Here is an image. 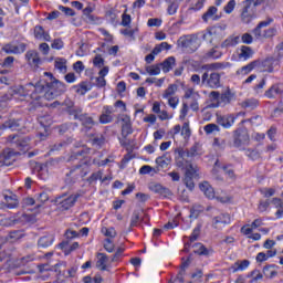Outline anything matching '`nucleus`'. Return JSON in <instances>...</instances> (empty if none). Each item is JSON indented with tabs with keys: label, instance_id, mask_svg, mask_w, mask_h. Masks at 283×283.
Wrapping results in <instances>:
<instances>
[{
	"label": "nucleus",
	"instance_id": "obj_57",
	"mask_svg": "<svg viewBox=\"0 0 283 283\" xmlns=\"http://www.w3.org/2000/svg\"><path fill=\"white\" fill-rule=\"evenodd\" d=\"M277 34V29L275 28H270L263 31V39H271Z\"/></svg>",
	"mask_w": 283,
	"mask_h": 283
},
{
	"label": "nucleus",
	"instance_id": "obj_15",
	"mask_svg": "<svg viewBox=\"0 0 283 283\" xmlns=\"http://www.w3.org/2000/svg\"><path fill=\"white\" fill-rule=\"evenodd\" d=\"M76 200H78V195H71L69 197L60 198L57 200V203L60 206V209L67 211V209H72V207H74V205L76 203Z\"/></svg>",
	"mask_w": 283,
	"mask_h": 283
},
{
	"label": "nucleus",
	"instance_id": "obj_7",
	"mask_svg": "<svg viewBox=\"0 0 283 283\" xmlns=\"http://www.w3.org/2000/svg\"><path fill=\"white\" fill-rule=\"evenodd\" d=\"M222 174H226L230 180H235V174L233 172V169L229 168L228 166L220 165V161L217 160L212 169V176L214 180H224Z\"/></svg>",
	"mask_w": 283,
	"mask_h": 283
},
{
	"label": "nucleus",
	"instance_id": "obj_16",
	"mask_svg": "<svg viewBox=\"0 0 283 283\" xmlns=\"http://www.w3.org/2000/svg\"><path fill=\"white\" fill-rule=\"evenodd\" d=\"M25 61L31 67H39L41 64V56H39L38 51L30 50L25 53Z\"/></svg>",
	"mask_w": 283,
	"mask_h": 283
},
{
	"label": "nucleus",
	"instance_id": "obj_13",
	"mask_svg": "<svg viewBox=\"0 0 283 283\" xmlns=\"http://www.w3.org/2000/svg\"><path fill=\"white\" fill-rule=\"evenodd\" d=\"M227 224H231V216L229 213H221L213 218L212 227L214 229H224Z\"/></svg>",
	"mask_w": 283,
	"mask_h": 283
},
{
	"label": "nucleus",
	"instance_id": "obj_36",
	"mask_svg": "<svg viewBox=\"0 0 283 283\" xmlns=\"http://www.w3.org/2000/svg\"><path fill=\"white\" fill-rule=\"evenodd\" d=\"M74 90H75L76 94H80L81 96H85V94H87V92H90V86L87 85L86 82H82L81 84L75 85Z\"/></svg>",
	"mask_w": 283,
	"mask_h": 283
},
{
	"label": "nucleus",
	"instance_id": "obj_6",
	"mask_svg": "<svg viewBox=\"0 0 283 283\" xmlns=\"http://www.w3.org/2000/svg\"><path fill=\"white\" fill-rule=\"evenodd\" d=\"M184 98L185 101H187L186 103L188 104V107H190L192 112H198L200 109V93H198L196 90H186Z\"/></svg>",
	"mask_w": 283,
	"mask_h": 283
},
{
	"label": "nucleus",
	"instance_id": "obj_45",
	"mask_svg": "<svg viewBox=\"0 0 283 283\" xmlns=\"http://www.w3.org/2000/svg\"><path fill=\"white\" fill-rule=\"evenodd\" d=\"M187 114H189V104L187 102H182L179 111V120H185V118H187Z\"/></svg>",
	"mask_w": 283,
	"mask_h": 283
},
{
	"label": "nucleus",
	"instance_id": "obj_61",
	"mask_svg": "<svg viewBox=\"0 0 283 283\" xmlns=\"http://www.w3.org/2000/svg\"><path fill=\"white\" fill-rule=\"evenodd\" d=\"M23 238V233L21 231H13L9 234V240L11 242H15V240H21Z\"/></svg>",
	"mask_w": 283,
	"mask_h": 283
},
{
	"label": "nucleus",
	"instance_id": "obj_35",
	"mask_svg": "<svg viewBox=\"0 0 283 283\" xmlns=\"http://www.w3.org/2000/svg\"><path fill=\"white\" fill-rule=\"evenodd\" d=\"M184 0H174L172 2H170V4L167 8V12L170 17H172V14H176V12H178V8H180V3Z\"/></svg>",
	"mask_w": 283,
	"mask_h": 283
},
{
	"label": "nucleus",
	"instance_id": "obj_10",
	"mask_svg": "<svg viewBox=\"0 0 283 283\" xmlns=\"http://www.w3.org/2000/svg\"><path fill=\"white\" fill-rule=\"evenodd\" d=\"M201 85L206 87H211L212 90H217L220 86V74L213 72L209 75V73H203L201 76Z\"/></svg>",
	"mask_w": 283,
	"mask_h": 283
},
{
	"label": "nucleus",
	"instance_id": "obj_32",
	"mask_svg": "<svg viewBox=\"0 0 283 283\" xmlns=\"http://www.w3.org/2000/svg\"><path fill=\"white\" fill-rule=\"evenodd\" d=\"M38 244L42 249H48V247H52V244H54V237L52 234L41 237L38 241Z\"/></svg>",
	"mask_w": 283,
	"mask_h": 283
},
{
	"label": "nucleus",
	"instance_id": "obj_52",
	"mask_svg": "<svg viewBox=\"0 0 283 283\" xmlns=\"http://www.w3.org/2000/svg\"><path fill=\"white\" fill-rule=\"evenodd\" d=\"M96 180H102V182H105V180H107V177L103 179V171H97L90 176L88 182H94Z\"/></svg>",
	"mask_w": 283,
	"mask_h": 283
},
{
	"label": "nucleus",
	"instance_id": "obj_8",
	"mask_svg": "<svg viewBox=\"0 0 283 283\" xmlns=\"http://www.w3.org/2000/svg\"><path fill=\"white\" fill-rule=\"evenodd\" d=\"M223 36H224V27L222 25H214L202 34L203 41H207L208 43H213V41H218Z\"/></svg>",
	"mask_w": 283,
	"mask_h": 283
},
{
	"label": "nucleus",
	"instance_id": "obj_22",
	"mask_svg": "<svg viewBox=\"0 0 283 283\" xmlns=\"http://www.w3.org/2000/svg\"><path fill=\"white\" fill-rule=\"evenodd\" d=\"M0 129H11V132H19V129H21V119H7Z\"/></svg>",
	"mask_w": 283,
	"mask_h": 283
},
{
	"label": "nucleus",
	"instance_id": "obj_46",
	"mask_svg": "<svg viewBox=\"0 0 283 283\" xmlns=\"http://www.w3.org/2000/svg\"><path fill=\"white\" fill-rule=\"evenodd\" d=\"M193 253H197L198 255H207L209 251H207V248L202 243H196L193 245Z\"/></svg>",
	"mask_w": 283,
	"mask_h": 283
},
{
	"label": "nucleus",
	"instance_id": "obj_33",
	"mask_svg": "<svg viewBox=\"0 0 283 283\" xmlns=\"http://www.w3.org/2000/svg\"><path fill=\"white\" fill-rule=\"evenodd\" d=\"M161 70L163 72H165V74H167V72H171V70L174 69V66L176 65V59L174 56H170L168 59H166L161 64Z\"/></svg>",
	"mask_w": 283,
	"mask_h": 283
},
{
	"label": "nucleus",
	"instance_id": "obj_18",
	"mask_svg": "<svg viewBox=\"0 0 283 283\" xmlns=\"http://www.w3.org/2000/svg\"><path fill=\"white\" fill-rule=\"evenodd\" d=\"M260 61L255 60L250 62L248 65L242 66L237 71V76H247L248 74H251L256 67H259Z\"/></svg>",
	"mask_w": 283,
	"mask_h": 283
},
{
	"label": "nucleus",
	"instance_id": "obj_43",
	"mask_svg": "<svg viewBox=\"0 0 283 283\" xmlns=\"http://www.w3.org/2000/svg\"><path fill=\"white\" fill-rule=\"evenodd\" d=\"M275 65H277V60H275L273 57H268L263 62V67H268L266 72H273V67H275Z\"/></svg>",
	"mask_w": 283,
	"mask_h": 283
},
{
	"label": "nucleus",
	"instance_id": "obj_41",
	"mask_svg": "<svg viewBox=\"0 0 283 283\" xmlns=\"http://www.w3.org/2000/svg\"><path fill=\"white\" fill-rule=\"evenodd\" d=\"M203 132H206L208 136L211 134H218V132H220V126L216 124H207L203 127Z\"/></svg>",
	"mask_w": 283,
	"mask_h": 283
},
{
	"label": "nucleus",
	"instance_id": "obj_34",
	"mask_svg": "<svg viewBox=\"0 0 283 283\" xmlns=\"http://www.w3.org/2000/svg\"><path fill=\"white\" fill-rule=\"evenodd\" d=\"M4 201L7 205V209H17V207H19V199L15 195L4 196Z\"/></svg>",
	"mask_w": 283,
	"mask_h": 283
},
{
	"label": "nucleus",
	"instance_id": "obj_20",
	"mask_svg": "<svg viewBox=\"0 0 283 283\" xmlns=\"http://www.w3.org/2000/svg\"><path fill=\"white\" fill-rule=\"evenodd\" d=\"M33 34L34 39H36L38 41H52V36H50V33L45 32V30L41 25L34 27Z\"/></svg>",
	"mask_w": 283,
	"mask_h": 283
},
{
	"label": "nucleus",
	"instance_id": "obj_64",
	"mask_svg": "<svg viewBox=\"0 0 283 283\" xmlns=\"http://www.w3.org/2000/svg\"><path fill=\"white\" fill-rule=\"evenodd\" d=\"M275 55L276 59H283V43L276 46Z\"/></svg>",
	"mask_w": 283,
	"mask_h": 283
},
{
	"label": "nucleus",
	"instance_id": "obj_31",
	"mask_svg": "<svg viewBox=\"0 0 283 283\" xmlns=\"http://www.w3.org/2000/svg\"><path fill=\"white\" fill-rule=\"evenodd\" d=\"M240 43V36H229L221 43L222 50H229V48H235Z\"/></svg>",
	"mask_w": 283,
	"mask_h": 283
},
{
	"label": "nucleus",
	"instance_id": "obj_19",
	"mask_svg": "<svg viewBox=\"0 0 283 283\" xmlns=\"http://www.w3.org/2000/svg\"><path fill=\"white\" fill-rule=\"evenodd\" d=\"M253 54H255V52L250 46L242 45L238 49L239 61H249V59H253Z\"/></svg>",
	"mask_w": 283,
	"mask_h": 283
},
{
	"label": "nucleus",
	"instance_id": "obj_21",
	"mask_svg": "<svg viewBox=\"0 0 283 283\" xmlns=\"http://www.w3.org/2000/svg\"><path fill=\"white\" fill-rule=\"evenodd\" d=\"M150 191H154V193H158L161 196V198H169L171 196V190H169L166 187H163L160 184H151L149 186Z\"/></svg>",
	"mask_w": 283,
	"mask_h": 283
},
{
	"label": "nucleus",
	"instance_id": "obj_39",
	"mask_svg": "<svg viewBox=\"0 0 283 283\" xmlns=\"http://www.w3.org/2000/svg\"><path fill=\"white\" fill-rule=\"evenodd\" d=\"M165 50H171V45L167 42H161L154 48L153 54H160V52H165Z\"/></svg>",
	"mask_w": 283,
	"mask_h": 283
},
{
	"label": "nucleus",
	"instance_id": "obj_44",
	"mask_svg": "<svg viewBox=\"0 0 283 283\" xmlns=\"http://www.w3.org/2000/svg\"><path fill=\"white\" fill-rule=\"evenodd\" d=\"M146 72L149 76H158L160 74V64L146 66Z\"/></svg>",
	"mask_w": 283,
	"mask_h": 283
},
{
	"label": "nucleus",
	"instance_id": "obj_3",
	"mask_svg": "<svg viewBox=\"0 0 283 283\" xmlns=\"http://www.w3.org/2000/svg\"><path fill=\"white\" fill-rule=\"evenodd\" d=\"M199 189L202 191L206 198H209V200H218V202H229L231 200V198H229L227 195L216 191L208 181H202L199 184Z\"/></svg>",
	"mask_w": 283,
	"mask_h": 283
},
{
	"label": "nucleus",
	"instance_id": "obj_4",
	"mask_svg": "<svg viewBox=\"0 0 283 283\" xmlns=\"http://www.w3.org/2000/svg\"><path fill=\"white\" fill-rule=\"evenodd\" d=\"M177 45L185 52H196L200 48V38L197 34L184 35L178 39Z\"/></svg>",
	"mask_w": 283,
	"mask_h": 283
},
{
	"label": "nucleus",
	"instance_id": "obj_54",
	"mask_svg": "<svg viewBox=\"0 0 283 283\" xmlns=\"http://www.w3.org/2000/svg\"><path fill=\"white\" fill-rule=\"evenodd\" d=\"M114 158L108 157L104 160L94 159L93 165H96L97 167H105L106 165H109V163H113Z\"/></svg>",
	"mask_w": 283,
	"mask_h": 283
},
{
	"label": "nucleus",
	"instance_id": "obj_63",
	"mask_svg": "<svg viewBox=\"0 0 283 283\" xmlns=\"http://www.w3.org/2000/svg\"><path fill=\"white\" fill-rule=\"evenodd\" d=\"M14 64V57L8 56L4 59L3 63L1 64L3 67H11Z\"/></svg>",
	"mask_w": 283,
	"mask_h": 283
},
{
	"label": "nucleus",
	"instance_id": "obj_24",
	"mask_svg": "<svg viewBox=\"0 0 283 283\" xmlns=\"http://www.w3.org/2000/svg\"><path fill=\"white\" fill-rule=\"evenodd\" d=\"M283 94V87L280 84L272 85L268 91H265L264 96L266 98H276Z\"/></svg>",
	"mask_w": 283,
	"mask_h": 283
},
{
	"label": "nucleus",
	"instance_id": "obj_47",
	"mask_svg": "<svg viewBox=\"0 0 283 283\" xmlns=\"http://www.w3.org/2000/svg\"><path fill=\"white\" fill-rule=\"evenodd\" d=\"M181 136L185 139H188L191 137V128L189 127V122H185L181 127Z\"/></svg>",
	"mask_w": 283,
	"mask_h": 283
},
{
	"label": "nucleus",
	"instance_id": "obj_25",
	"mask_svg": "<svg viewBox=\"0 0 283 283\" xmlns=\"http://www.w3.org/2000/svg\"><path fill=\"white\" fill-rule=\"evenodd\" d=\"M217 120L221 127L230 129V127H233V124L235 123V117L233 115L219 116Z\"/></svg>",
	"mask_w": 283,
	"mask_h": 283
},
{
	"label": "nucleus",
	"instance_id": "obj_11",
	"mask_svg": "<svg viewBox=\"0 0 283 283\" xmlns=\"http://www.w3.org/2000/svg\"><path fill=\"white\" fill-rule=\"evenodd\" d=\"M253 19H255V11L253 10V6L247 3V0H244L241 11V21L242 23H251Z\"/></svg>",
	"mask_w": 283,
	"mask_h": 283
},
{
	"label": "nucleus",
	"instance_id": "obj_1",
	"mask_svg": "<svg viewBox=\"0 0 283 283\" xmlns=\"http://www.w3.org/2000/svg\"><path fill=\"white\" fill-rule=\"evenodd\" d=\"M36 92H43V83H36L35 85L30 83L25 86H15L12 90L13 96H19L20 98H27V101H30V104L32 105V102L34 101L32 97V94H36Z\"/></svg>",
	"mask_w": 283,
	"mask_h": 283
},
{
	"label": "nucleus",
	"instance_id": "obj_48",
	"mask_svg": "<svg viewBox=\"0 0 283 283\" xmlns=\"http://www.w3.org/2000/svg\"><path fill=\"white\" fill-rule=\"evenodd\" d=\"M39 123L42 128L50 129V126L52 125V118L50 116H42L39 117Z\"/></svg>",
	"mask_w": 283,
	"mask_h": 283
},
{
	"label": "nucleus",
	"instance_id": "obj_14",
	"mask_svg": "<svg viewBox=\"0 0 283 283\" xmlns=\"http://www.w3.org/2000/svg\"><path fill=\"white\" fill-rule=\"evenodd\" d=\"M25 43H9L2 46V52H4V54H23V52H25Z\"/></svg>",
	"mask_w": 283,
	"mask_h": 283
},
{
	"label": "nucleus",
	"instance_id": "obj_60",
	"mask_svg": "<svg viewBox=\"0 0 283 283\" xmlns=\"http://www.w3.org/2000/svg\"><path fill=\"white\" fill-rule=\"evenodd\" d=\"M114 117L112 115L102 113V115L99 116V123H102V125H107V123H112Z\"/></svg>",
	"mask_w": 283,
	"mask_h": 283
},
{
	"label": "nucleus",
	"instance_id": "obj_2",
	"mask_svg": "<svg viewBox=\"0 0 283 283\" xmlns=\"http://www.w3.org/2000/svg\"><path fill=\"white\" fill-rule=\"evenodd\" d=\"M59 97V95H56V93L51 90L50 87H48L43 84V91L41 92H36V93H32L30 95V98H32L33 101L32 103V107H41L43 105H45L43 103V101H54V98Z\"/></svg>",
	"mask_w": 283,
	"mask_h": 283
},
{
	"label": "nucleus",
	"instance_id": "obj_29",
	"mask_svg": "<svg viewBox=\"0 0 283 283\" xmlns=\"http://www.w3.org/2000/svg\"><path fill=\"white\" fill-rule=\"evenodd\" d=\"M251 262L249 260L237 261L232 266H230V273H238V271H247L248 266H250Z\"/></svg>",
	"mask_w": 283,
	"mask_h": 283
},
{
	"label": "nucleus",
	"instance_id": "obj_51",
	"mask_svg": "<svg viewBox=\"0 0 283 283\" xmlns=\"http://www.w3.org/2000/svg\"><path fill=\"white\" fill-rule=\"evenodd\" d=\"M166 101H168V105L171 107V109H177L178 105L180 104V98H178V96L166 97Z\"/></svg>",
	"mask_w": 283,
	"mask_h": 283
},
{
	"label": "nucleus",
	"instance_id": "obj_17",
	"mask_svg": "<svg viewBox=\"0 0 283 283\" xmlns=\"http://www.w3.org/2000/svg\"><path fill=\"white\" fill-rule=\"evenodd\" d=\"M14 163V151L11 149H6L3 153L0 155V165L1 167H10Z\"/></svg>",
	"mask_w": 283,
	"mask_h": 283
},
{
	"label": "nucleus",
	"instance_id": "obj_5",
	"mask_svg": "<svg viewBox=\"0 0 283 283\" xmlns=\"http://www.w3.org/2000/svg\"><path fill=\"white\" fill-rule=\"evenodd\" d=\"M185 177H184V184L186 185L187 189L189 191H193L196 189V184L193 182L195 178H200V168H198V165L195 164H187L185 166Z\"/></svg>",
	"mask_w": 283,
	"mask_h": 283
},
{
	"label": "nucleus",
	"instance_id": "obj_50",
	"mask_svg": "<svg viewBox=\"0 0 283 283\" xmlns=\"http://www.w3.org/2000/svg\"><path fill=\"white\" fill-rule=\"evenodd\" d=\"M104 249L105 251H107V253H114L116 245L114 244V241H112V239H106L104 240Z\"/></svg>",
	"mask_w": 283,
	"mask_h": 283
},
{
	"label": "nucleus",
	"instance_id": "obj_55",
	"mask_svg": "<svg viewBox=\"0 0 283 283\" xmlns=\"http://www.w3.org/2000/svg\"><path fill=\"white\" fill-rule=\"evenodd\" d=\"M235 143H239L240 145H247V143H249V134L242 133L241 135H238L235 137Z\"/></svg>",
	"mask_w": 283,
	"mask_h": 283
},
{
	"label": "nucleus",
	"instance_id": "obj_42",
	"mask_svg": "<svg viewBox=\"0 0 283 283\" xmlns=\"http://www.w3.org/2000/svg\"><path fill=\"white\" fill-rule=\"evenodd\" d=\"M102 233H103V235H105L109 240L114 239L117 235L116 229H114L112 227L111 228L103 227L102 228Z\"/></svg>",
	"mask_w": 283,
	"mask_h": 283
},
{
	"label": "nucleus",
	"instance_id": "obj_28",
	"mask_svg": "<svg viewBox=\"0 0 283 283\" xmlns=\"http://www.w3.org/2000/svg\"><path fill=\"white\" fill-rule=\"evenodd\" d=\"M273 20H264L258 24V27L253 30V34L255 39H264V32H262V28H269Z\"/></svg>",
	"mask_w": 283,
	"mask_h": 283
},
{
	"label": "nucleus",
	"instance_id": "obj_38",
	"mask_svg": "<svg viewBox=\"0 0 283 283\" xmlns=\"http://www.w3.org/2000/svg\"><path fill=\"white\" fill-rule=\"evenodd\" d=\"M178 91V86L176 84H170L167 90H165L164 94L161 95L163 98H170L174 97V94Z\"/></svg>",
	"mask_w": 283,
	"mask_h": 283
},
{
	"label": "nucleus",
	"instance_id": "obj_37",
	"mask_svg": "<svg viewBox=\"0 0 283 283\" xmlns=\"http://www.w3.org/2000/svg\"><path fill=\"white\" fill-rule=\"evenodd\" d=\"M155 163L156 165H158V167H161L163 169H165V167H169L171 159L166 155H164L161 157H157Z\"/></svg>",
	"mask_w": 283,
	"mask_h": 283
},
{
	"label": "nucleus",
	"instance_id": "obj_27",
	"mask_svg": "<svg viewBox=\"0 0 283 283\" xmlns=\"http://www.w3.org/2000/svg\"><path fill=\"white\" fill-rule=\"evenodd\" d=\"M203 21H218L220 15L218 14V8L209 7L206 13L202 15Z\"/></svg>",
	"mask_w": 283,
	"mask_h": 283
},
{
	"label": "nucleus",
	"instance_id": "obj_26",
	"mask_svg": "<svg viewBox=\"0 0 283 283\" xmlns=\"http://www.w3.org/2000/svg\"><path fill=\"white\" fill-rule=\"evenodd\" d=\"M107 262H109V259L107 258V255L104 253H98L96 268L99 271H109L111 266H109V264H107Z\"/></svg>",
	"mask_w": 283,
	"mask_h": 283
},
{
	"label": "nucleus",
	"instance_id": "obj_53",
	"mask_svg": "<svg viewBox=\"0 0 283 283\" xmlns=\"http://www.w3.org/2000/svg\"><path fill=\"white\" fill-rule=\"evenodd\" d=\"M148 28H160L163 25V20L158 18H150L147 21Z\"/></svg>",
	"mask_w": 283,
	"mask_h": 283
},
{
	"label": "nucleus",
	"instance_id": "obj_62",
	"mask_svg": "<svg viewBox=\"0 0 283 283\" xmlns=\"http://www.w3.org/2000/svg\"><path fill=\"white\" fill-rule=\"evenodd\" d=\"M63 45H64L63 40L55 39L52 42L51 48H52V50H63Z\"/></svg>",
	"mask_w": 283,
	"mask_h": 283
},
{
	"label": "nucleus",
	"instance_id": "obj_30",
	"mask_svg": "<svg viewBox=\"0 0 283 283\" xmlns=\"http://www.w3.org/2000/svg\"><path fill=\"white\" fill-rule=\"evenodd\" d=\"M54 67L60 72V74H66L67 73V60L64 57H56L54 60Z\"/></svg>",
	"mask_w": 283,
	"mask_h": 283
},
{
	"label": "nucleus",
	"instance_id": "obj_58",
	"mask_svg": "<svg viewBox=\"0 0 283 283\" xmlns=\"http://www.w3.org/2000/svg\"><path fill=\"white\" fill-rule=\"evenodd\" d=\"M93 65H95V67H103V65H105V60L101 54L95 55L93 59Z\"/></svg>",
	"mask_w": 283,
	"mask_h": 283
},
{
	"label": "nucleus",
	"instance_id": "obj_49",
	"mask_svg": "<svg viewBox=\"0 0 283 283\" xmlns=\"http://www.w3.org/2000/svg\"><path fill=\"white\" fill-rule=\"evenodd\" d=\"M235 0H229V2L223 7L226 14H231L235 10Z\"/></svg>",
	"mask_w": 283,
	"mask_h": 283
},
{
	"label": "nucleus",
	"instance_id": "obj_12",
	"mask_svg": "<svg viewBox=\"0 0 283 283\" xmlns=\"http://www.w3.org/2000/svg\"><path fill=\"white\" fill-rule=\"evenodd\" d=\"M87 174H90V164L87 161H82L70 171V175L75 176V178H85Z\"/></svg>",
	"mask_w": 283,
	"mask_h": 283
},
{
	"label": "nucleus",
	"instance_id": "obj_23",
	"mask_svg": "<svg viewBox=\"0 0 283 283\" xmlns=\"http://www.w3.org/2000/svg\"><path fill=\"white\" fill-rule=\"evenodd\" d=\"M75 120H81L82 125L84 127H87V129L92 128L94 126V119L90 117L87 114L75 113L74 115Z\"/></svg>",
	"mask_w": 283,
	"mask_h": 283
},
{
	"label": "nucleus",
	"instance_id": "obj_56",
	"mask_svg": "<svg viewBox=\"0 0 283 283\" xmlns=\"http://www.w3.org/2000/svg\"><path fill=\"white\" fill-rule=\"evenodd\" d=\"M242 106L249 109H255L258 107V99H247L242 103Z\"/></svg>",
	"mask_w": 283,
	"mask_h": 283
},
{
	"label": "nucleus",
	"instance_id": "obj_40",
	"mask_svg": "<svg viewBox=\"0 0 283 283\" xmlns=\"http://www.w3.org/2000/svg\"><path fill=\"white\" fill-rule=\"evenodd\" d=\"M206 1L207 0H195V2H192L191 7L188 9L189 12H198L199 10H202Z\"/></svg>",
	"mask_w": 283,
	"mask_h": 283
},
{
	"label": "nucleus",
	"instance_id": "obj_59",
	"mask_svg": "<svg viewBox=\"0 0 283 283\" xmlns=\"http://www.w3.org/2000/svg\"><path fill=\"white\" fill-rule=\"evenodd\" d=\"M222 56V52H220L217 49H211L208 53H207V57L208 59H220Z\"/></svg>",
	"mask_w": 283,
	"mask_h": 283
},
{
	"label": "nucleus",
	"instance_id": "obj_9",
	"mask_svg": "<svg viewBox=\"0 0 283 283\" xmlns=\"http://www.w3.org/2000/svg\"><path fill=\"white\" fill-rule=\"evenodd\" d=\"M44 76H48L46 87H50L57 96H61L65 92V84L54 78V75L50 72H44Z\"/></svg>",
	"mask_w": 283,
	"mask_h": 283
}]
</instances>
